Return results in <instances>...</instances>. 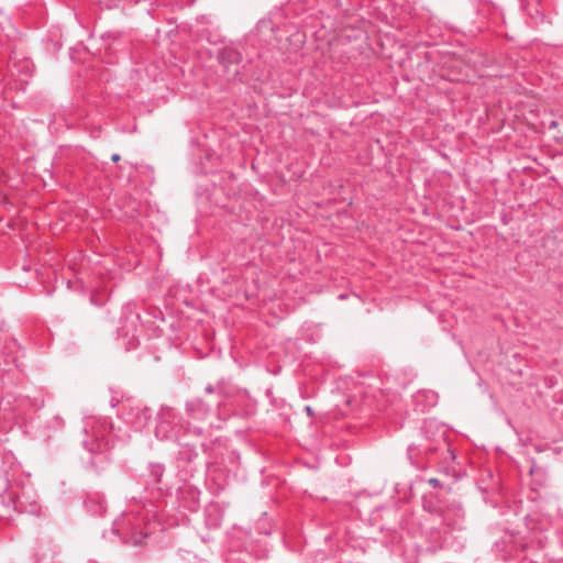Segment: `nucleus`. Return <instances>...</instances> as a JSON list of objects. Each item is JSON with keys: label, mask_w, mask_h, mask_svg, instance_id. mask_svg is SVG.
<instances>
[{"label": "nucleus", "mask_w": 563, "mask_h": 563, "mask_svg": "<svg viewBox=\"0 0 563 563\" xmlns=\"http://www.w3.org/2000/svg\"><path fill=\"white\" fill-rule=\"evenodd\" d=\"M112 426L106 419L98 420L97 427H93V437L99 451L108 450L114 445L111 439Z\"/></svg>", "instance_id": "nucleus-3"}, {"label": "nucleus", "mask_w": 563, "mask_h": 563, "mask_svg": "<svg viewBox=\"0 0 563 563\" xmlns=\"http://www.w3.org/2000/svg\"><path fill=\"white\" fill-rule=\"evenodd\" d=\"M220 59L224 64H239L242 60V54L233 47H225L220 53Z\"/></svg>", "instance_id": "nucleus-5"}, {"label": "nucleus", "mask_w": 563, "mask_h": 563, "mask_svg": "<svg viewBox=\"0 0 563 563\" xmlns=\"http://www.w3.org/2000/svg\"><path fill=\"white\" fill-rule=\"evenodd\" d=\"M428 483H429L433 488H440V487H442V484H441L440 479H438V478H430V479L428 481Z\"/></svg>", "instance_id": "nucleus-7"}, {"label": "nucleus", "mask_w": 563, "mask_h": 563, "mask_svg": "<svg viewBox=\"0 0 563 563\" xmlns=\"http://www.w3.org/2000/svg\"><path fill=\"white\" fill-rule=\"evenodd\" d=\"M177 417L175 412L169 409H163L157 418L155 428V435L159 440H172L177 438L176 426Z\"/></svg>", "instance_id": "nucleus-1"}, {"label": "nucleus", "mask_w": 563, "mask_h": 563, "mask_svg": "<svg viewBox=\"0 0 563 563\" xmlns=\"http://www.w3.org/2000/svg\"><path fill=\"white\" fill-rule=\"evenodd\" d=\"M111 159H112V162H114V163H115V162H119V161H120V155H119V154H113V155L111 156Z\"/></svg>", "instance_id": "nucleus-8"}, {"label": "nucleus", "mask_w": 563, "mask_h": 563, "mask_svg": "<svg viewBox=\"0 0 563 563\" xmlns=\"http://www.w3.org/2000/svg\"><path fill=\"white\" fill-rule=\"evenodd\" d=\"M206 391H207L208 394H212V393L214 391L213 386L208 385V386L206 387Z\"/></svg>", "instance_id": "nucleus-9"}, {"label": "nucleus", "mask_w": 563, "mask_h": 563, "mask_svg": "<svg viewBox=\"0 0 563 563\" xmlns=\"http://www.w3.org/2000/svg\"><path fill=\"white\" fill-rule=\"evenodd\" d=\"M151 416L148 408L136 405L129 409L125 413V419L135 430L141 431L148 426Z\"/></svg>", "instance_id": "nucleus-2"}, {"label": "nucleus", "mask_w": 563, "mask_h": 563, "mask_svg": "<svg viewBox=\"0 0 563 563\" xmlns=\"http://www.w3.org/2000/svg\"><path fill=\"white\" fill-rule=\"evenodd\" d=\"M142 538H143V537H141V538H137V539H134V541H133V542H134V544H139V543H141V541H142Z\"/></svg>", "instance_id": "nucleus-11"}, {"label": "nucleus", "mask_w": 563, "mask_h": 563, "mask_svg": "<svg viewBox=\"0 0 563 563\" xmlns=\"http://www.w3.org/2000/svg\"><path fill=\"white\" fill-rule=\"evenodd\" d=\"M12 503H13V508L14 509H16L19 511H23L25 509L24 504H23L21 498H16Z\"/></svg>", "instance_id": "nucleus-6"}, {"label": "nucleus", "mask_w": 563, "mask_h": 563, "mask_svg": "<svg viewBox=\"0 0 563 563\" xmlns=\"http://www.w3.org/2000/svg\"><path fill=\"white\" fill-rule=\"evenodd\" d=\"M305 410L307 411V413H308L309 416H311V415H312V409H311V407L307 406V407L305 408Z\"/></svg>", "instance_id": "nucleus-10"}, {"label": "nucleus", "mask_w": 563, "mask_h": 563, "mask_svg": "<svg viewBox=\"0 0 563 563\" xmlns=\"http://www.w3.org/2000/svg\"><path fill=\"white\" fill-rule=\"evenodd\" d=\"M187 411L194 417L198 419H203L208 412L209 407L201 399H195L186 405Z\"/></svg>", "instance_id": "nucleus-4"}]
</instances>
